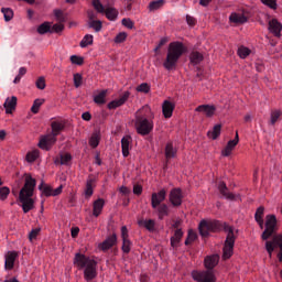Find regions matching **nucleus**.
Returning <instances> with one entry per match:
<instances>
[{
  "label": "nucleus",
  "mask_w": 282,
  "mask_h": 282,
  "mask_svg": "<svg viewBox=\"0 0 282 282\" xmlns=\"http://www.w3.org/2000/svg\"><path fill=\"white\" fill-rule=\"evenodd\" d=\"M186 22H187V25H195L197 23L195 18H193L191 15H186Z\"/></svg>",
  "instance_id": "338daca9"
},
{
  "label": "nucleus",
  "mask_w": 282,
  "mask_h": 282,
  "mask_svg": "<svg viewBox=\"0 0 282 282\" xmlns=\"http://www.w3.org/2000/svg\"><path fill=\"white\" fill-rule=\"evenodd\" d=\"M265 219V229L261 235V239L265 241V250L270 259H272L275 248H280L278 254L282 256V234L276 235V216L267 215Z\"/></svg>",
  "instance_id": "f257e3e1"
},
{
  "label": "nucleus",
  "mask_w": 282,
  "mask_h": 282,
  "mask_svg": "<svg viewBox=\"0 0 282 282\" xmlns=\"http://www.w3.org/2000/svg\"><path fill=\"white\" fill-rule=\"evenodd\" d=\"M229 21H231V23H246L248 21V18H246V15L241 14V13H231V15L229 17Z\"/></svg>",
  "instance_id": "cd10ccee"
},
{
  "label": "nucleus",
  "mask_w": 282,
  "mask_h": 282,
  "mask_svg": "<svg viewBox=\"0 0 282 282\" xmlns=\"http://www.w3.org/2000/svg\"><path fill=\"white\" fill-rule=\"evenodd\" d=\"M132 246H133V242L129 238L122 239L121 250L123 254H129V252H131Z\"/></svg>",
  "instance_id": "e433bc0d"
},
{
  "label": "nucleus",
  "mask_w": 282,
  "mask_h": 282,
  "mask_svg": "<svg viewBox=\"0 0 282 282\" xmlns=\"http://www.w3.org/2000/svg\"><path fill=\"white\" fill-rule=\"evenodd\" d=\"M261 2L271 8V10H276V0H261Z\"/></svg>",
  "instance_id": "4d7b16f0"
},
{
  "label": "nucleus",
  "mask_w": 282,
  "mask_h": 282,
  "mask_svg": "<svg viewBox=\"0 0 282 282\" xmlns=\"http://www.w3.org/2000/svg\"><path fill=\"white\" fill-rule=\"evenodd\" d=\"M227 237L223 249V259H230L232 257V250H235V229L228 225L224 227Z\"/></svg>",
  "instance_id": "0eeeda50"
},
{
  "label": "nucleus",
  "mask_w": 282,
  "mask_h": 282,
  "mask_svg": "<svg viewBox=\"0 0 282 282\" xmlns=\"http://www.w3.org/2000/svg\"><path fill=\"white\" fill-rule=\"evenodd\" d=\"M166 43H169V39L167 37L161 39L159 44H158V46L154 48V52L160 51L163 45H166Z\"/></svg>",
  "instance_id": "680f3d73"
},
{
  "label": "nucleus",
  "mask_w": 282,
  "mask_h": 282,
  "mask_svg": "<svg viewBox=\"0 0 282 282\" xmlns=\"http://www.w3.org/2000/svg\"><path fill=\"white\" fill-rule=\"evenodd\" d=\"M1 12L4 17V21H12L13 17H14V11H12V9L10 8H2Z\"/></svg>",
  "instance_id": "ea45409f"
},
{
  "label": "nucleus",
  "mask_w": 282,
  "mask_h": 282,
  "mask_svg": "<svg viewBox=\"0 0 282 282\" xmlns=\"http://www.w3.org/2000/svg\"><path fill=\"white\" fill-rule=\"evenodd\" d=\"M219 264V254L207 256L204 259L206 271H193L192 279L197 282H216L215 268Z\"/></svg>",
  "instance_id": "7ed1b4c3"
},
{
  "label": "nucleus",
  "mask_w": 282,
  "mask_h": 282,
  "mask_svg": "<svg viewBox=\"0 0 282 282\" xmlns=\"http://www.w3.org/2000/svg\"><path fill=\"white\" fill-rule=\"evenodd\" d=\"M10 195V188L8 187H1L0 188V199H8V196Z\"/></svg>",
  "instance_id": "6e6d98bb"
},
{
  "label": "nucleus",
  "mask_w": 282,
  "mask_h": 282,
  "mask_svg": "<svg viewBox=\"0 0 282 282\" xmlns=\"http://www.w3.org/2000/svg\"><path fill=\"white\" fill-rule=\"evenodd\" d=\"M121 23L124 28H128V30H133V28H134V23H133V21H131V19L123 18Z\"/></svg>",
  "instance_id": "864d4df0"
},
{
  "label": "nucleus",
  "mask_w": 282,
  "mask_h": 282,
  "mask_svg": "<svg viewBox=\"0 0 282 282\" xmlns=\"http://www.w3.org/2000/svg\"><path fill=\"white\" fill-rule=\"evenodd\" d=\"M43 102H45V99H35L31 107L32 113H39V110L41 109Z\"/></svg>",
  "instance_id": "79ce46f5"
},
{
  "label": "nucleus",
  "mask_w": 282,
  "mask_h": 282,
  "mask_svg": "<svg viewBox=\"0 0 282 282\" xmlns=\"http://www.w3.org/2000/svg\"><path fill=\"white\" fill-rule=\"evenodd\" d=\"M93 7L99 14H105V6H102V2L100 0H93Z\"/></svg>",
  "instance_id": "c03bdc74"
},
{
  "label": "nucleus",
  "mask_w": 282,
  "mask_h": 282,
  "mask_svg": "<svg viewBox=\"0 0 282 282\" xmlns=\"http://www.w3.org/2000/svg\"><path fill=\"white\" fill-rule=\"evenodd\" d=\"M199 235L208 237L210 232H219L221 223L219 220H202L198 225Z\"/></svg>",
  "instance_id": "6e6552de"
},
{
  "label": "nucleus",
  "mask_w": 282,
  "mask_h": 282,
  "mask_svg": "<svg viewBox=\"0 0 282 282\" xmlns=\"http://www.w3.org/2000/svg\"><path fill=\"white\" fill-rule=\"evenodd\" d=\"M107 89L101 90L98 95H96L94 97V102H96V105H105L106 100L105 98H107Z\"/></svg>",
  "instance_id": "c9c22d12"
},
{
  "label": "nucleus",
  "mask_w": 282,
  "mask_h": 282,
  "mask_svg": "<svg viewBox=\"0 0 282 282\" xmlns=\"http://www.w3.org/2000/svg\"><path fill=\"white\" fill-rule=\"evenodd\" d=\"M34 188H36V180L26 176L25 183L19 193V202L22 203L23 213L28 214L34 208Z\"/></svg>",
  "instance_id": "20e7f679"
},
{
  "label": "nucleus",
  "mask_w": 282,
  "mask_h": 282,
  "mask_svg": "<svg viewBox=\"0 0 282 282\" xmlns=\"http://www.w3.org/2000/svg\"><path fill=\"white\" fill-rule=\"evenodd\" d=\"M127 32H120L119 34L116 35L115 37V43H124L127 41Z\"/></svg>",
  "instance_id": "8fccbe9b"
},
{
  "label": "nucleus",
  "mask_w": 282,
  "mask_h": 282,
  "mask_svg": "<svg viewBox=\"0 0 282 282\" xmlns=\"http://www.w3.org/2000/svg\"><path fill=\"white\" fill-rule=\"evenodd\" d=\"M74 265H76L78 270H84L85 281H94V279L98 276V262L83 253L75 254Z\"/></svg>",
  "instance_id": "39448f33"
},
{
  "label": "nucleus",
  "mask_w": 282,
  "mask_h": 282,
  "mask_svg": "<svg viewBox=\"0 0 282 282\" xmlns=\"http://www.w3.org/2000/svg\"><path fill=\"white\" fill-rule=\"evenodd\" d=\"M39 232H41L40 229H33V230L29 234V239H30V241H32V239H36V237H39Z\"/></svg>",
  "instance_id": "0e129e2a"
},
{
  "label": "nucleus",
  "mask_w": 282,
  "mask_h": 282,
  "mask_svg": "<svg viewBox=\"0 0 282 282\" xmlns=\"http://www.w3.org/2000/svg\"><path fill=\"white\" fill-rule=\"evenodd\" d=\"M73 80H74V86L76 87V89H78V87L83 85V75H80V73L74 74Z\"/></svg>",
  "instance_id": "09e8293b"
},
{
  "label": "nucleus",
  "mask_w": 282,
  "mask_h": 282,
  "mask_svg": "<svg viewBox=\"0 0 282 282\" xmlns=\"http://www.w3.org/2000/svg\"><path fill=\"white\" fill-rule=\"evenodd\" d=\"M208 138L217 140L221 135V124L214 126L213 130L207 132Z\"/></svg>",
  "instance_id": "c756f323"
},
{
  "label": "nucleus",
  "mask_w": 282,
  "mask_h": 282,
  "mask_svg": "<svg viewBox=\"0 0 282 282\" xmlns=\"http://www.w3.org/2000/svg\"><path fill=\"white\" fill-rule=\"evenodd\" d=\"M94 44V35L91 34H86L83 40L80 41V47H87V45H93Z\"/></svg>",
  "instance_id": "58836bf2"
},
{
  "label": "nucleus",
  "mask_w": 282,
  "mask_h": 282,
  "mask_svg": "<svg viewBox=\"0 0 282 282\" xmlns=\"http://www.w3.org/2000/svg\"><path fill=\"white\" fill-rule=\"evenodd\" d=\"M69 162H72V154L66 153L61 155V164L67 165Z\"/></svg>",
  "instance_id": "5fc2aeb1"
},
{
  "label": "nucleus",
  "mask_w": 282,
  "mask_h": 282,
  "mask_svg": "<svg viewBox=\"0 0 282 282\" xmlns=\"http://www.w3.org/2000/svg\"><path fill=\"white\" fill-rule=\"evenodd\" d=\"M183 237H184V231H182V229H176L174 231V236L171 237L170 239L172 248H177Z\"/></svg>",
  "instance_id": "b1692460"
},
{
  "label": "nucleus",
  "mask_w": 282,
  "mask_h": 282,
  "mask_svg": "<svg viewBox=\"0 0 282 282\" xmlns=\"http://www.w3.org/2000/svg\"><path fill=\"white\" fill-rule=\"evenodd\" d=\"M281 116H282L281 110H273V111L271 112V121H270V124H272V126L276 124V122H279V120H281Z\"/></svg>",
  "instance_id": "a19ab883"
},
{
  "label": "nucleus",
  "mask_w": 282,
  "mask_h": 282,
  "mask_svg": "<svg viewBox=\"0 0 282 282\" xmlns=\"http://www.w3.org/2000/svg\"><path fill=\"white\" fill-rule=\"evenodd\" d=\"M121 239H129V230L127 229V226L121 227Z\"/></svg>",
  "instance_id": "e2e57ef3"
},
{
  "label": "nucleus",
  "mask_w": 282,
  "mask_h": 282,
  "mask_svg": "<svg viewBox=\"0 0 282 282\" xmlns=\"http://www.w3.org/2000/svg\"><path fill=\"white\" fill-rule=\"evenodd\" d=\"M131 145V138L126 135L121 139V151L123 158H129V147Z\"/></svg>",
  "instance_id": "393cba45"
},
{
  "label": "nucleus",
  "mask_w": 282,
  "mask_h": 282,
  "mask_svg": "<svg viewBox=\"0 0 282 282\" xmlns=\"http://www.w3.org/2000/svg\"><path fill=\"white\" fill-rule=\"evenodd\" d=\"M264 213H265V208L263 206L258 207L254 214L256 221L263 220Z\"/></svg>",
  "instance_id": "a18cd8bd"
},
{
  "label": "nucleus",
  "mask_w": 282,
  "mask_h": 282,
  "mask_svg": "<svg viewBox=\"0 0 282 282\" xmlns=\"http://www.w3.org/2000/svg\"><path fill=\"white\" fill-rule=\"evenodd\" d=\"M269 31L274 36H278V37L281 36V32H282L281 22H279V20L276 19H272L271 21H269Z\"/></svg>",
  "instance_id": "2eb2a0df"
},
{
  "label": "nucleus",
  "mask_w": 282,
  "mask_h": 282,
  "mask_svg": "<svg viewBox=\"0 0 282 282\" xmlns=\"http://www.w3.org/2000/svg\"><path fill=\"white\" fill-rule=\"evenodd\" d=\"M17 257H19L17 251H9L6 254V261H4L6 270H12L14 268V261H17Z\"/></svg>",
  "instance_id": "dca6fc26"
},
{
  "label": "nucleus",
  "mask_w": 282,
  "mask_h": 282,
  "mask_svg": "<svg viewBox=\"0 0 282 282\" xmlns=\"http://www.w3.org/2000/svg\"><path fill=\"white\" fill-rule=\"evenodd\" d=\"M189 61L192 65H199V63H202V61H204V55H202V53L194 51L191 53L189 55Z\"/></svg>",
  "instance_id": "c85d7f7f"
},
{
  "label": "nucleus",
  "mask_w": 282,
  "mask_h": 282,
  "mask_svg": "<svg viewBox=\"0 0 282 282\" xmlns=\"http://www.w3.org/2000/svg\"><path fill=\"white\" fill-rule=\"evenodd\" d=\"M218 191L223 197H226V199L235 200V194L230 193L228 191V186L226 185L225 182H219L218 183Z\"/></svg>",
  "instance_id": "aec40b11"
},
{
  "label": "nucleus",
  "mask_w": 282,
  "mask_h": 282,
  "mask_svg": "<svg viewBox=\"0 0 282 282\" xmlns=\"http://www.w3.org/2000/svg\"><path fill=\"white\" fill-rule=\"evenodd\" d=\"M187 238L191 241H195V239H197V234H195V231H193L192 229L188 231Z\"/></svg>",
  "instance_id": "774afa93"
},
{
  "label": "nucleus",
  "mask_w": 282,
  "mask_h": 282,
  "mask_svg": "<svg viewBox=\"0 0 282 282\" xmlns=\"http://www.w3.org/2000/svg\"><path fill=\"white\" fill-rule=\"evenodd\" d=\"M195 111L205 113V116H207V118H210V117L215 116L216 108H215V106H210V105H200L195 109Z\"/></svg>",
  "instance_id": "6ab92c4d"
},
{
  "label": "nucleus",
  "mask_w": 282,
  "mask_h": 282,
  "mask_svg": "<svg viewBox=\"0 0 282 282\" xmlns=\"http://www.w3.org/2000/svg\"><path fill=\"white\" fill-rule=\"evenodd\" d=\"M186 53V46L182 42H172L169 44L166 58L163 62V67L171 72L177 67L180 58Z\"/></svg>",
  "instance_id": "423d86ee"
},
{
  "label": "nucleus",
  "mask_w": 282,
  "mask_h": 282,
  "mask_svg": "<svg viewBox=\"0 0 282 282\" xmlns=\"http://www.w3.org/2000/svg\"><path fill=\"white\" fill-rule=\"evenodd\" d=\"M239 144V132H236V137L235 139L228 141L226 148L223 150V155L225 158H228L230 155V153H232V150L235 149V147Z\"/></svg>",
  "instance_id": "4468645a"
},
{
  "label": "nucleus",
  "mask_w": 282,
  "mask_h": 282,
  "mask_svg": "<svg viewBox=\"0 0 282 282\" xmlns=\"http://www.w3.org/2000/svg\"><path fill=\"white\" fill-rule=\"evenodd\" d=\"M95 184H96V177L90 175L86 181L85 196L87 198L94 195V187L96 186Z\"/></svg>",
  "instance_id": "412c9836"
},
{
  "label": "nucleus",
  "mask_w": 282,
  "mask_h": 282,
  "mask_svg": "<svg viewBox=\"0 0 282 282\" xmlns=\"http://www.w3.org/2000/svg\"><path fill=\"white\" fill-rule=\"evenodd\" d=\"M70 63H73V65H83L85 63V59L80 56L72 55Z\"/></svg>",
  "instance_id": "3c124183"
},
{
  "label": "nucleus",
  "mask_w": 282,
  "mask_h": 282,
  "mask_svg": "<svg viewBox=\"0 0 282 282\" xmlns=\"http://www.w3.org/2000/svg\"><path fill=\"white\" fill-rule=\"evenodd\" d=\"M139 226H142L145 230H149V232H154L155 231V220L153 219H140L138 221Z\"/></svg>",
  "instance_id": "a878e982"
},
{
  "label": "nucleus",
  "mask_w": 282,
  "mask_h": 282,
  "mask_svg": "<svg viewBox=\"0 0 282 282\" xmlns=\"http://www.w3.org/2000/svg\"><path fill=\"white\" fill-rule=\"evenodd\" d=\"M18 98L17 96L8 97L3 104L6 113H12L17 109Z\"/></svg>",
  "instance_id": "a211bd4d"
},
{
  "label": "nucleus",
  "mask_w": 282,
  "mask_h": 282,
  "mask_svg": "<svg viewBox=\"0 0 282 282\" xmlns=\"http://www.w3.org/2000/svg\"><path fill=\"white\" fill-rule=\"evenodd\" d=\"M133 194H134V195H142V186L135 184V185L133 186Z\"/></svg>",
  "instance_id": "69168bd1"
},
{
  "label": "nucleus",
  "mask_w": 282,
  "mask_h": 282,
  "mask_svg": "<svg viewBox=\"0 0 282 282\" xmlns=\"http://www.w3.org/2000/svg\"><path fill=\"white\" fill-rule=\"evenodd\" d=\"M177 155V149L173 147V142H167L165 145V158L166 160H171Z\"/></svg>",
  "instance_id": "bb28decb"
},
{
  "label": "nucleus",
  "mask_w": 282,
  "mask_h": 282,
  "mask_svg": "<svg viewBox=\"0 0 282 282\" xmlns=\"http://www.w3.org/2000/svg\"><path fill=\"white\" fill-rule=\"evenodd\" d=\"M51 129L54 135H59V133L63 131V129H65V126L62 122L58 121H53L51 123Z\"/></svg>",
  "instance_id": "2f4dec72"
},
{
  "label": "nucleus",
  "mask_w": 282,
  "mask_h": 282,
  "mask_svg": "<svg viewBox=\"0 0 282 282\" xmlns=\"http://www.w3.org/2000/svg\"><path fill=\"white\" fill-rule=\"evenodd\" d=\"M173 111H175V104L170 100H164L162 105V113L164 118H171L173 116Z\"/></svg>",
  "instance_id": "f3484780"
},
{
  "label": "nucleus",
  "mask_w": 282,
  "mask_h": 282,
  "mask_svg": "<svg viewBox=\"0 0 282 282\" xmlns=\"http://www.w3.org/2000/svg\"><path fill=\"white\" fill-rule=\"evenodd\" d=\"M56 137L57 135L52 132L47 135L42 137L39 143L40 149H48V147H52V144H55Z\"/></svg>",
  "instance_id": "f8f14e48"
},
{
  "label": "nucleus",
  "mask_w": 282,
  "mask_h": 282,
  "mask_svg": "<svg viewBox=\"0 0 282 282\" xmlns=\"http://www.w3.org/2000/svg\"><path fill=\"white\" fill-rule=\"evenodd\" d=\"M104 14H106L108 21H116V19H118V10H116V8H107Z\"/></svg>",
  "instance_id": "7c9ffc66"
},
{
  "label": "nucleus",
  "mask_w": 282,
  "mask_h": 282,
  "mask_svg": "<svg viewBox=\"0 0 282 282\" xmlns=\"http://www.w3.org/2000/svg\"><path fill=\"white\" fill-rule=\"evenodd\" d=\"M154 210H156L158 217L161 221H162V219H164V217H169V215L171 213V209H169V205H166L164 203L159 205Z\"/></svg>",
  "instance_id": "5701e85b"
},
{
  "label": "nucleus",
  "mask_w": 282,
  "mask_h": 282,
  "mask_svg": "<svg viewBox=\"0 0 282 282\" xmlns=\"http://www.w3.org/2000/svg\"><path fill=\"white\" fill-rule=\"evenodd\" d=\"M118 243V236L116 234H112L106 238V240L102 241V243L99 245L100 250L107 251L111 250L113 246Z\"/></svg>",
  "instance_id": "9b49d317"
},
{
  "label": "nucleus",
  "mask_w": 282,
  "mask_h": 282,
  "mask_svg": "<svg viewBox=\"0 0 282 282\" xmlns=\"http://www.w3.org/2000/svg\"><path fill=\"white\" fill-rule=\"evenodd\" d=\"M55 18L59 23H65L66 19H65V14H63V11L61 10H56L55 11Z\"/></svg>",
  "instance_id": "bf43d9fd"
},
{
  "label": "nucleus",
  "mask_w": 282,
  "mask_h": 282,
  "mask_svg": "<svg viewBox=\"0 0 282 282\" xmlns=\"http://www.w3.org/2000/svg\"><path fill=\"white\" fill-rule=\"evenodd\" d=\"M88 28H90L95 32H100V30H102V21L100 20L88 21Z\"/></svg>",
  "instance_id": "4c0bfd02"
},
{
  "label": "nucleus",
  "mask_w": 282,
  "mask_h": 282,
  "mask_svg": "<svg viewBox=\"0 0 282 282\" xmlns=\"http://www.w3.org/2000/svg\"><path fill=\"white\" fill-rule=\"evenodd\" d=\"M137 91L141 94H149V91H151V86L148 83H142L137 87Z\"/></svg>",
  "instance_id": "de8ad7c7"
},
{
  "label": "nucleus",
  "mask_w": 282,
  "mask_h": 282,
  "mask_svg": "<svg viewBox=\"0 0 282 282\" xmlns=\"http://www.w3.org/2000/svg\"><path fill=\"white\" fill-rule=\"evenodd\" d=\"M39 191H41L42 195H45V197H52V193H53L52 186L45 185L43 181L39 185Z\"/></svg>",
  "instance_id": "473e14b6"
},
{
  "label": "nucleus",
  "mask_w": 282,
  "mask_h": 282,
  "mask_svg": "<svg viewBox=\"0 0 282 282\" xmlns=\"http://www.w3.org/2000/svg\"><path fill=\"white\" fill-rule=\"evenodd\" d=\"M37 32L40 34H47V33L52 34V23L44 22V23L40 24L37 26Z\"/></svg>",
  "instance_id": "72a5a7b5"
},
{
  "label": "nucleus",
  "mask_w": 282,
  "mask_h": 282,
  "mask_svg": "<svg viewBox=\"0 0 282 282\" xmlns=\"http://www.w3.org/2000/svg\"><path fill=\"white\" fill-rule=\"evenodd\" d=\"M52 32H63L65 30V25L63 23H58V24H54L53 26H51Z\"/></svg>",
  "instance_id": "052dcab7"
},
{
  "label": "nucleus",
  "mask_w": 282,
  "mask_h": 282,
  "mask_svg": "<svg viewBox=\"0 0 282 282\" xmlns=\"http://www.w3.org/2000/svg\"><path fill=\"white\" fill-rule=\"evenodd\" d=\"M154 118H155V113H153V110H151V107H149L148 105L139 109L135 112V121H134L137 133H139V135H149V133L153 131Z\"/></svg>",
  "instance_id": "f03ea898"
},
{
  "label": "nucleus",
  "mask_w": 282,
  "mask_h": 282,
  "mask_svg": "<svg viewBox=\"0 0 282 282\" xmlns=\"http://www.w3.org/2000/svg\"><path fill=\"white\" fill-rule=\"evenodd\" d=\"M104 208H105V199L99 198V199L95 200L93 204L94 217H100V213H102Z\"/></svg>",
  "instance_id": "4be33fe9"
},
{
  "label": "nucleus",
  "mask_w": 282,
  "mask_h": 282,
  "mask_svg": "<svg viewBox=\"0 0 282 282\" xmlns=\"http://www.w3.org/2000/svg\"><path fill=\"white\" fill-rule=\"evenodd\" d=\"M166 3V0H154L149 3L150 12H155V10H160Z\"/></svg>",
  "instance_id": "f704fd0d"
},
{
  "label": "nucleus",
  "mask_w": 282,
  "mask_h": 282,
  "mask_svg": "<svg viewBox=\"0 0 282 282\" xmlns=\"http://www.w3.org/2000/svg\"><path fill=\"white\" fill-rule=\"evenodd\" d=\"M35 85L37 87V89H45L46 85H45V77H39L35 82Z\"/></svg>",
  "instance_id": "13d9d810"
},
{
  "label": "nucleus",
  "mask_w": 282,
  "mask_h": 282,
  "mask_svg": "<svg viewBox=\"0 0 282 282\" xmlns=\"http://www.w3.org/2000/svg\"><path fill=\"white\" fill-rule=\"evenodd\" d=\"M252 51H250V48L246 47V46H240L238 48V56L240 58H248V56H250Z\"/></svg>",
  "instance_id": "37998d69"
},
{
  "label": "nucleus",
  "mask_w": 282,
  "mask_h": 282,
  "mask_svg": "<svg viewBox=\"0 0 282 282\" xmlns=\"http://www.w3.org/2000/svg\"><path fill=\"white\" fill-rule=\"evenodd\" d=\"M166 199V189L162 188L158 193H152L151 196V206L152 208H158V206L162 205V202Z\"/></svg>",
  "instance_id": "9d476101"
},
{
  "label": "nucleus",
  "mask_w": 282,
  "mask_h": 282,
  "mask_svg": "<svg viewBox=\"0 0 282 282\" xmlns=\"http://www.w3.org/2000/svg\"><path fill=\"white\" fill-rule=\"evenodd\" d=\"M169 199L170 204H172L174 208L182 206V202L184 200V194H182V188H172L169 195Z\"/></svg>",
  "instance_id": "1a4fd4ad"
},
{
  "label": "nucleus",
  "mask_w": 282,
  "mask_h": 282,
  "mask_svg": "<svg viewBox=\"0 0 282 282\" xmlns=\"http://www.w3.org/2000/svg\"><path fill=\"white\" fill-rule=\"evenodd\" d=\"M131 96V93L126 91L121 95L119 99H115L108 104V109H118V107H122L127 100H129V97Z\"/></svg>",
  "instance_id": "ddd939ff"
},
{
  "label": "nucleus",
  "mask_w": 282,
  "mask_h": 282,
  "mask_svg": "<svg viewBox=\"0 0 282 282\" xmlns=\"http://www.w3.org/2000/svg\"><path fill=\"white\" fill-rule=\"evenodd\" d=\"M89 144L93 149H96L98 147V144H100V138H98V134H94L90 140H89Z\"/></svg>",
  "instance_id": "603ef678"
},
{
  "label": "nucleus",
  "mask_w": 282,
  "mask_h": 282,
  "mask_svg": "<svg viewBox=\"0 0 282 282\" xmlns=\"http://www.w3.org/2000/svg\"><path fill=\"white\" fill-rule=\"evenodd\" d=\"M37 159H39V150H34L26 154V162H30V163L36 162Z\"/></svg>",
  "instance_id": "49530a36"
}]
</instances>
